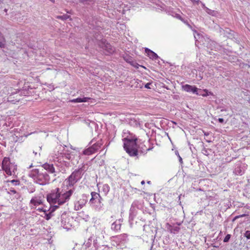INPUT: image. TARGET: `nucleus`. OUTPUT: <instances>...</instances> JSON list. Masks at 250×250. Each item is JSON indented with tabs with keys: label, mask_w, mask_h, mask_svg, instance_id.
I'll list each match as a JSON object with an SVG mask.
<instances>
[{
	"label": "nucleus",
	"mask_w": 250,
	"mask_h": 250,
	"mask_svg": "<svg viewBox=\"0 0 250 250\" xmlns=\"http://www.w3.org/2000/svg\"><path fill=\"white\" fill-rule=\"evenodd\" d=\"M75 190V188H70L67 187V188H57L52 190L50 193L47 195V201L51 205L58 206L62 205L67 203Z\"/></svg>",
	"instance_id": "1"
},
{
	"label": "nucleus",
	"mask_w": 250,
	"mask_h": 250,
	"mask_svg": "<svg viewBox=\"0 0 250 250\" xmlns=\"http://www.w3.org/2000/svg\"><path fill=\"white\" fill-rule=\"evenodd\" d=\"M51 157L55 165L60 167L61 169H60V170H62L63 166H68L69 164L66 160L71 159V156L63 146H59L54 150Z\"/></svg>",
	"instance_id": "2"
},
{
	"label": "nucleus",
	"mask_w": 250,
	"mask_h": 250,
	"mask_svg": "<svg viewBox=\"0 0 250 250\" xmlns=\"http://www.w3.org/2000/svg\"><path fill=\"white\" fill-rule=\"evenodd\" d=\"M125 138L124 141V147L126 152L130 156H136L138 155L137 137L129 132H124Z\"/></svg>",
	"instance_id": "3"
},
{
	"label": "nucleus",
	"mask_w": 250,
	"mask_h": 250,
	"mask_svg": "<svg viewBox=\"0 0 250 250\" xmlns=\"http://www.w3.org/2000/svg\"><path fill=\"white\" fill-rule=\"evenodd\" d=\"M28 176L33 179L34 183L42 186L46 185L49 183L50 176L42 168L32 169L29 171Z\"/></svg>",
	"instance_id": "4"
},
{
	"label": "nucleus",
	"mask_w": 250,
	"mask_h": 250,
	"mask_svg": "<svg viewBox=\"0 0 250 250\" xmlns=\"http://www.w3.org/2000/svg\"><path fill=\"white\" fill-rule=\"evenodd\" d=\"M84 168V165H83L71 173L66 180L67 187L70 188H75L74 185L82 178L85 171Z\"/></svg>",
	"instance_id": "5"
},
{
	"label": "nucleus",
	"mask_w": 250,
	"mask_h": 250,
	"mask_svg": "<svg viewBox=\"0 0 250 250\" xmlns=\"http://www.w3.org/2000/svg\"><path fill=\"white\" fill-rule=\"evenodd\" d=\"M91 198L89 202L90 206L97 211L101 210L104 206L102 202L103 200L102 197L96 192H91Z\"/></svg>",
	"instance_id": "6"
},
{
	"label": "nucleus",
	"mask_w": 250,
	"mask_h": 250,
	"mask_svg": "<svg viewBox=\"0 0 250 250\" xmlns=\"http://www.w3.org/2000/svg\"><path fill=\"white\" fill-rule=\"evenodd\" d=\"M58 208L57 205L51 206L49 209H47L43 208H39L37 210L43 212L44 215H41L42 217L44 218L46 220H50L54 215V212Z\"/></svg>",
	"instance_id": "7"
},
{
	"label": "nucleus",
	"mask_w": 250,
	"mask_h": 250,
	"mask_svg": "<svg viewBox=\"0 0 250 250\" xmlns=\"http://www.w3.org/2000/svg\"><path fill=\"white\" fill-rule=\"evenodd\" d=\"M88 195L83 194L81 198L74 203V209L79 210L82 208L86 204L88 199Z\"/></svg>",
	"instance_id": "8"
},
{
	"label": "nucleus",
	"mask_w": 250,
	"mask_h": 250,
	"mask_svg": "<svg viewBox=\"0 0 250 250\" xmlns=\"http://www.w3.org/2000/svg\"><path fill=\"white\" fill-rule=\"evenodd\" d=\"M43 201V198L41 196L33 197L30 201V207L31 208H36L37 206L42 205Z\"/></svg>",
	"instance_id": "9"
},
{
	"label": "nucleus",
	"mask_w": 250,
	"mask_h": 250,
	"mask_svg": "<svg viewBox=\"0 0 250 250\" xmlns=\"http://www.w3.org/2000/svg\"><path fill=\"white\" fill-rule=\"evenodd\" d=\"M245 171V167L241 163L236 164L235 166V168L233 173L237 175H242Z\"/></svg>",
	"instance_id": "10"
},
{
	"label": "nucleus",
	"mask_w": 250,
	"mask_h": 250,
	"mask_svg": "<svg viewBox=\"0 0 250 250\" xmlns=\"http://www.w3.org/2000/svg\"><path fill=\"white\" fill-rule=\"evenodd\" d=\"M11 163L10 159L8 157H4L1 164L3 170H4L8 175H11L10 170L7 168V166L10 165Z\"/></svg>",
	"instance_id": "11"
},
{
	"label": "nucleus",
	"mask_w": 250,
	"mask_h": 250,
	"mask_svg": "<svg viewBox=\"0 0 250 250\" xmlns=\"http://www.w3.org/2000/svg\"><path fill=\"white\" fill-rule=\"evenodd\" d=\"M68 218L66 217L65 213H63L61 217V226L64 229H68L70 224L68 222Z\"/></svg>",
	"instance_id": "12"
},
{
	"label": "nucleus",
	"mask_w": 250,
	"mask_h": 250,
	"mask_svg": "<svg viewBox=\"0 0 250 250\" xmlns=\"http://www.w3.org/2000/svg\"><path fill=\"white\" fill-rule=\"evenodd\" d=\"M122 222V219H120L116 220L114 223L112 224L111 226V229L115 232L119 231L121 229Z\"/></svg>",
	"instance_id": "13"
},
{
	"label": "nucleus",
	"mask_w": 250,
	"mask_h": 250,
	"mask_svg": "<svg viewBox=\"0 0 250 250\" xmlns=\"http://www.w3.org/2000/svg\"><path fill=\"white\" fill-rule=\"evenodd\" d=\"M183 89L184 91L188 92H192L193 93H195L197 95L199 94L198 93H197L198 88L195 86L185 84L183 86Z\"/></svg>",
	"instance_id": "14"
},
{
	"label": "nucleus",
	"mask_w": 250,
	"mask_h": 250,
	"mask_svg": "<svg viewBox=\"0 0 250 250\" xmlns=\"http://www.w3.org/2000/svg\"><path fill=\"white\" fill-rule=\"evenodd\" d=\"M136 208L134 207H133V205L131 206L130 210H129V222L130 225H132L133 223V220L135 217L136 215Z\"/></svg>",
	"instance_id": "15"
},
{
	"label": "nucleus",
	"mask_w": 250,
	"mask_h": 250,
	"mask_svg": "<svg viewBox=\"0 0 250 250\" xmlns=\"http://www.w3.org/2000/svg\"><path fill=\"white\" fill-rule=\"evenodd\" d=\"M41 168H42L44 170H47L51 173H54L55 172V167L53 164L45 163L44 164Z\"/></svg>",
	"instance_id": "16"
},
{
	"label": "nucleus",
	"mask_w": 250,
	"mask_h": 250,
	"mask_svg": "<svg viewBox=\"0 0 250 250\" xmlns=\"http://www.w3.org/2000/svg\"><path fill=\"white\" fill-rule=\"evenodd\" d=\"M103 48L106 51V54H112L115 51V48L110 44L104 42Z\"/></svg>",
	"instance_id": "17"
},
{
	"label": "nucleus",
	"mask_w": 250,
	"mask_h": 250,
	"mask_svg": "<svg viewBox=\"0 0 250 250\" xmlns=\"http://www.w3.org/2000/svg\"><path fill=\"white\" fill-rule=\"evenodd\" d=\"M145 52L147 56L152 60H156L158 58V55L155 53L147 48L145 49Z\"/></svg>",
	"instance_id": "18"
},
{
	"label": "nucleus",
	"mask_w": 250,
	"mask_h": 250,
	"mask_svg": "<svg viewBox=\"0 0 250 250\" xmlns=\"http://www.w3.org/2000/svg\"><path fill=\"white\" fill-rule=\"evenodd\" d=\"M167 229L170 233L173 234L177 233L180 229V227L178 226H172L170 225H168Z\"/></svg>",
	"instance_id": "19"
},
{
	"label": "nucleus",
	"mask_w": 250,
	"mask_h": 250,
	"mask_svg": "<svg viewBox=\"0 0 250 250\" xmlns=\"http://www.w3.org/2000/svg\"><path fill=\"white\" fill-rule=\"evenodd\" d=\"M115 238H117L118 240L122 243L126 242L128 240V236L125 233L116 236Z\"/></svg>",
	"instance_id": "20"
},
{
	"label": "nucleus",
	"mask_w": 250,
	"mask_h": 250,
	"mask_svg": "<svg viewBox=\"0 0 250 250\" xmlns=\"http://www.w3.org/2000/svg\"><path fill=\"white\" fill-rule=\"evenodd\" d=\"M94 240L92 238V237H90L88 239V240L83 244V247L85 248V249L89 248L91 246L92 242H94Z\"/></svg>",
	"instance_id": "21"
},
{
	"label": "nucleus",
	"mask_w": 250,
	"mask_h": 250,
	"mask_svg": "<svg viewBox=\"0 0 250 250\" xmlns=\"http://www.w3.org/2000/svg\"><path fill=\"white\" fill-rule=\"evenodd\" d=\"M204 6L205 7L204 9L205 10L206 12L209 15L212 16H216L218 15V12L217 11L211 10L208 7H205L204 5Z\"/></svg>",
	"instance_id": "22"
},
{
	"label": "nucleus",
	"mask_w": 250,
	"mask_h": 250,
	"mask_svg": "<svg viewBox=\"0 0 250 250\" xmlns=\"http://www.w3.org/2000/svg\"><path fill=\"white\" fill-rule=\"evenodd\" d=\"M7 168L10 170L12 175L13 174H15V171L17 170V165L11 163L10 165L7 166Z\"/></svg>",
	"instance_id": "23"
},
{
	"label": "nucleus",
	"mask_w": 250,
	"mask_h": 250,
	"mask_svg": "<svg viewBox=\"0 0 250 250\" xmlns=\"http://www.w3.org/2000/svg\"><path fill=\"white\" fill-rule=\"evenodd\" d=\"M94 153H95V151L94 150V148H93L92 146H90L83 151V154L87 155H91Z\"/></svg>",
	"instance_id": "24"
},
{
	"label": "nucleus",
	"mask_w": 250,
	"mask_h": 250,
	"mask_svg": "<svg viewBox=\"0 0 250 250\" xmlns=\"http://www.w3.org/2000/svg\"><path fill=\"white\" fill-rule=\"evenodd\" d=\"M102 192L105 195H106L110 190V187L107 184H104L103 185Z\"/></svg>",
	"instance_id": "25"
},
{
	"label": "nucleus",
	"mask_w": 250,
	"mask_h": 250,
	"mask_svg": "<svg viewBox=\"0 0 250 250\" xmlns=\"http://www.w3.org/2000/svg\"><path fill=\"white\" fill-rule=\"evenodd\" d=\"M102 145V141H98L96 143H95L91 146L93 148H94V150L95 152L99 148H101Z\"/></svg>",
	"instance_id": "26"
},
{
	"label": "nucleus",
	"mask_w": 250,
	"mask_h": 250,
	"mask_svg": "<svg viewBox=\"0 0 250 250\" xmlns=\"http://www.w3.org/2000/svg\"><path fill=\"white\" fill-rule=\"evenodd\" d=\"M5 46V40L2 34L0 32V47L4 48Z\"/></svg>",
	"instance_id": "27"
},
{
	"label": "nucleus",
	"mask_w": 250,
	"mask_h": 250,
	"mask_svg": "<svg viewBox=\"0 0 250 250\" xmlns=\"http://www.w3.org/2000/svg\"><path fill=\"white\" fill-rule=\"evenodd\" d=\"M72 102L74 103H83L84 101L83 100V98H78L75 99H73L72 100Z\"/></svg>",
	"instance_id": "28"
},
{
	"label": "nucleus",
	"mask_w": 250,
	"mask_h": 250,
	"mask_svg": "<svg viewBox=\"0 0 250 250\" xmlns=\"http://www.w3.org/2000/svg\"><path fill=\"white\" fill-rule=\"evenodd\" d=\"M7 182H10L12 183L15 186H17L20 185V181L18 180H12L10 181H7Z\"/></svg>",
	"instance_id": "29"
},
{
	"label": "nucleus",
	"mask_w": 250,
	"mask_h": 250,
	"mask_svg": "<svg viewBox=\"0 0 250 250\" xmlns=\"http://www.w3.org/2000/svg\"><path fill=\"white\" fill-rule=\"evenodd\" d=\"M204 93L203 94H202L201 95L203 96V97H207V96L209 95H213V93H211V92H208L207 90L205 89L204 90Z\"/></svg>",
	"instance_id": "30"
},
{
	"label": "nucleus",
	"mask_w": 250,
	"mask_h": 250,
	"mask_svg": "<svg viewBox=\"0 0 250 250\" xmlns=\"http://www.w3.org/2000/svg\"><path fill=\"white\" fill-rule=\"evenodd\" d=\"M57 18L62 19V20H66L67 19L69 18V16H68L67 15H63V16H58Z\"/></svg>",
	"instance_id": "31"
},
{
	"label": "nucleus",
	"mask_w": 250,
	"mask_h": 250,
	"mask_svg": "<svg viewBox=\"0 0 250 250\" xmlns=\"http://www.w3.org/2000/svg\"><path fill=\"white\" fill-rule=\"evenodd\" d=\"M244 236L248 239H250V230H247L245 232Z\"/></svg>",
	"instance_id": "32"
},
{
	"label": "nucleus",
	"mask_w": 250,
	"mask_h": 250,
	"mask_svg": "<svg viewBox=\"0 0 250 250\" xmlns=\"http://www.w3.org/2000/svg\"><path fill=\"white\" fill-rule=\"evenodd\" d=\"M230 236V234H227L224 239V242H228L229 240Z\"/></svg>",
	"instance_id": "33"
},
{
	"label": "nucleus",
	"mask_w": 250,
	"mask_h": 250,
	"mask_svg": "<svg viewBox=\"0 0 250 250\" xmlns=\"http://www.w3.org/2000/svg\"><path fill=\"white\" fill-rule=\"evenodd\" d=\"M151 83H148L145 85V87L146 88H147V89H149V88H150V85H151Z\"/></svg>",
	"instance_id": "34"
},
{
	"label": "nucleus",
	"mask_w": 250,
	"mask_h": 250,
	"mask_svg": "<svg viewBox=\"0 0 250 250\" xmlns=\"http://www.w3.org/2000/svg\"><path fill=\"white\" fill-rule=\"evenodd\" d=\"M90 98H88V97H84V98H83V100L84 101V102H87L89 100H90Z\"/></svg>",
	"instance_id": "35"
},
{
	"label": "nucleus",
	"mask_w": 250,
	"mask_h": 250,
	"mask_svg": "<svg viewBox=\"0 0 250 250\" xmlns=\"http://www.w3.org/2000/svg\"><path fill=\"white\" fill-rule=\"evenodd\" d=\"M10 192H11L13 194H15L17 192L16 191L14 188H11L10 189Z\"/></svg>",
	"instance_id": "36"
},
{
	"label": "nucleus",
	"mask_w": 250,
	"mask_h": 250,
	"mask_svg": "<svg viewBox=\"0 0 250 250\" xmlns=\"http://www.w3.org/2000/svg\"><path fill=\"white\" fill-rule=\"evenodd\" d=\"M218 121L219 123H223L224 122V120L223 118H219Z\"/></svg>",
	"instance_id": "37"
},
{
	"label": "nucleus",
	"mask_w": 250,
	"mask_h": 250,
	"mask_svg": "<svg viewBox=\"0 0 250 250\" xmlns=\"http://www.w3.org/2000/svg\"><path fill=\"white\" fill-rule=\"evenodd\" d=\"M246 215L245 214H242V215H239V216H237L235 217V219H237V218H238L239 217H243V216H245Z\"/></svg>",
	"instance_id": "38"
},
{
	"label": "nucleus",
	"mask_w": 250,
	"mask_h": 250,
	"mask_svg": "<svg viewBox=\"0 0 250 250\" xmlns=\"http://www.w3.org/2000/svg\"><path fill=\"white\" fill-rule=\"evenodd\" d=\"M176 18H178V19H181V16H180V15H179V14H176Z\"/></svg>",
	"instance_id": "39"
},
{
	"label": "nucleus",
	"mask_w": 250,
	"mask_h": 250,
	"mask_svg": "<svg viewBox=\"0 0 250 250\" xmlns=\"http://www.w3.org/2000/svg\"><path fill=\"white\" fill-rule=\"evenodd\" d=\"M178 157H179V161L182 163V158L180 157V155H179Z\"/></svg>",
	"instance_id": "40"
},
{
	"label": "nucleus",
	"mask_w": 250,
	"mask_h": 250,
	"mask_svg": "<svg viewBox=\"0 0 250 250\" xmlns=\"http://www.w3.org/2000/svg\"><path fill=\"white\" fill-rule=\"evenodd\" d=\"M141 184H142V185H144V184H145V181L143 180V181L141 182Z\"/></svg>",
	"instance_id": "41"
},
{
	"label": "nucleus",
	"mask_w": 250,
	"mask_h": 250,
	"mask_svg": "<svg viewBox=\"0 0 250 250\" xmlns=\"http://www.w3.org/2000/svg\"><path fill=\"white\" fill-rule=\"evenodd\" d=\"M32 167H33L32 164H31V165L29 167H28V168H31Z\"/></svg>",
	"instance_id": "42"
},
{
	"label": "nucleus",
	"mask_w": 250,
	"mask_h": 250,
	"mask_svg": "<svg viewBox=\"0 0 250 250\" xmlns=\"http://www.w3.org/2000/svg\"><path fill=\"white\" fill-rule=\"evenodd\" d=\"M204 134H205V135H206V136H207V135H208V133H206V132H205Z\"/></svg>",
	"instance_id": "43"
},
{
	"label": "nucleus",
	"mask_w": 250,
	"mask_h": 250,
	"mask_svg": "<svg viewBox=\"0 0 250 250\" xmlns=\"http://www.w3.org/2000/svg\"><path fill=\"white\" fill-rule=\"evenodd\" d=\"M11 97H8V101H10Z\"/></svg>",
	"instance_id": "44"
},
{
	"label": "nucleus",
	"mask_w": 250,
	"mask_h": 250,
	"mask_svg": "<svg viewBox=\"0 0 250 250\" xmlns=\"http://www.w3.org/2000/svg\"><path fill=\"white\" fill-rule=\"evenodd\" d=\"M33 152L35 153V155H37V152H34V151Z\"/></svg>",
	"instance_id": "45"
},
{
	"label": "nucleus",
	"mask_w": 250,
	"mask_h": 250,
	"mask_svg": "<svg viewBox=\"0 0 250 250\" xmlns=\"http://www.w3.org/2000/svg\"><path fill=\"white\" fill-rule=\"evenodd\" d=\"M150 183V181H148V182H147V183H148V184H149Z\"/></svg>",
	"instance_id": "46"
},
{
	"label": "nucleus",
	"mask_w": 250,
	"mask_h": 250,
	"mask_svg": "<svg viewBox=\"0 0 250 250\" xmlns=\"http://www.w3.org/2000/svg\"><path fill=\"white\" fill-rule=\"evenodd\" d=\"M1 2H2L1 0H0V4L1 3Z\"/></svg>",
	"instance_id": "47"
}]
</instances>
